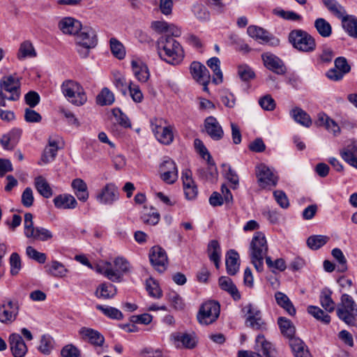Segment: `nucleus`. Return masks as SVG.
<instances>
[{"mask_svg": "<svg viewBox=\"0 0 357 357\" xmlns=\"http://www.w3.org/2000/svg\"><path fill=\"white\" fill-rule=\"evenodd\" d=\"M158 50L160 57L171 65L179 64L184 57L180 43L169 36L164 35L158 38Z\"/></svg>", "mask_w": 357, "mask_h": 357, "instance_id": "1", "label": "nucleus"}, {"mask_svg": "<svg viewBox=\"0 0 357 357\" xmlns=\"http://www.w3.org/2000/svg\"><path fill=\"white\" fill-rule=\"evenodd\" d=\"M268 244L264 234L261 231L255 234L250 246L251 263L258 272L264 271V259L268 252Z\"/></svg>", "mask_w": 357, "mask_h": 357, "instance_id": "2", "label": "nucleus"}, {"mask_svg": "<svg viewBox=\"0 0 357 357\" xmlns=\"http://www.w3.org/2000/svg\"><path fill=\"white\" fill-rule=\"evenodd\" d=\"M77 51L82 58L89 56L91 49L97 45L96 33L91 27L82 28L76 36Z\"/></svg>", "mask_w": 357, "mask_h": 357, "instance_id": "3", "label": "nucleus"}, {"mask_svg": "<svg viewBox=\"0 0 357 357\" xmlns=\"http://www.w3.org/2000/svg\"><path fill=\"white\" fill-rule=\"evenodd\" d=\"M336 312L339 319L348 325H354L357 321V305L348 294L341 296Z\"/></svg>", "mask_w": 357, "mask_h": 357, "instance_id": "4", "label": "nucleus"}, {"mask_svg": "<svg viewBox=\"0 0 357 357\" xmlns=\"http://www.w3.org/2000/svg\"><path fill=\"white\" fill-rule=\"evenodd\" d=\"M289 40L294 48L303 52H312L316 49V42L310 33L302 29H295L289 34Z\"/></svg>", "mask_w": 357, "mask_h": 357, "instance_id": "5", "label": "nucleus"}, {"mask_svg": "<svg viewBox=\"0 0 357 357\" xmlns=\"http://www.w3.org/2000/svg\"><path fill=\"white\" fill-rule=\"evenodd\" d=\"M63 95L75 105H83L87 100L83 87L77 82L67 80L61 86Z\"/></svg>", "mask_w": 357, "mask_h": 357, "instance_id": "6", "label": "nucleus"}, {"mask_svg": "<svg viewBox=\"0 0 357 357\" xmlns=\"http://www.w3.org/2000/svg\"><path fill=\"white\" fill-rule=\"evenodd\" d=\"M255 350L257 352L252 351H239L238 357H262L259 353L262 352L264 357H276L277 351L271 342L267 341L263 335H259L255 340Z\"/></svg>", "mask_w": 357, "mask_h": 357, "instance_id": "7", "label": "nucleus"}, {"mask_svg": "<svg viewBox=\"0 0 357 357\" xmlns=\"http://www.w3.org/2000/svg\"><path fill=\"white\" fill-rule=\"evenodd\" d=\"M220 306L218 302L208 301L199 307L197 314L198 322L202 325H209L215 322L219 317Z\"/></svg>", "mask_w": 357, "mask_h": 357, "instance_id": "8", "label": "nucleus"}, {"mask_svg": "<svg viewBox=\"0 0 357 357\" xmlns=\"http://www.w3.org/2000/svg\"><path fill=\"white\" fill-rule=\"evenodd\" d=\"M242 312L245 317L247 326L256 331H264L267 330V324L261 317V312L259 308L252 303L245 305Z\"/></svg>", "mask_w": 357, "mask_h": 357, "instance_id": "9", "label": "nucleus"}, {"mask_svg": "<svg viewBox=\"0 0 357 357\" xmlns=\"http://www.w3.org/2000/svg\"><path fill=\"white\" fill-rule=\"evenodd\" d=\"M167 122L163 119H154L151 121L152 130L157 139L162 144L168 145L173 142V127L162 126Z\"/></svg>", "mask_w": 357, "mask_h": 357, "instance_id": "10", "label": "nucleus"}, {"mask_svg": "<svg viewBox=\"0 0 357 357\" xmlns=\"http://www.w3.org/2000/svg\"><path fill=\"white\" fill-rule=\"evenodd\" d=\"M255 174L259 185L263 188L275 186L278 183V176L264 163L256 166Z\"/></svg>", "mask_w": 357, "mask_h": 357, "instance_id": "11", "label": "nucleus"}, {"mask_svg": "<svg viewBox=\"0 0 357 357\" xmlns=\"http://www.w3.org/2000/svg\"><path fill=\"white\" fill-rule=\"evenodd\" d=\"M160 178L167 184H173L178 179V169L174 160L168 158L164 160L159 167Z\"/></svg>", "mask_w": 357, "mask_h": 357, "instance_id": "12", "label": "nucleus"}, {"mask_svg": "<svg viewBox=\"0 0 357 357\" xmlns=\"http://www.w3.org/2000/svg\"><path fill=\"white\" fill-rule=\"evenodd\" d=\"M20 82L18 78L13 76H3L0 80V89L2 92L6 91L10 96L6 98L10 100H17L20 98Z\"/></svg>", "mask_w": 357, "mask_h": 357, "instance_id": "13", "label": "nucleus"}, {"mask_svg": "<svg viewBox=\"0 0 357 357\" xmlns=\"http://www.w3.org/2000/svg\"><path fill=\"white\" fill-rule=\"evenodd\" d=\"M149 259L152 266L159 273H163L167 267L168 259L164 249L153 246L149 252Z\"/></svg>", "mask_w": 357, "mask_h": 357, "instance_id": "14", "label": "nucleus"}, {"mask_svg": "<svg viewBox=\"0 0 357 357\" xmlns=\"http://www.w3.org/2000/svg\"><path fill=\"white\" fill-rule=\"evenodd\" d=\"M206 132L211 139L215 141L220 140L224 136V131L216 118L213 116H208L204 120Z\"/></svg>", "mask_w": 357, "mask_h": 357, "instance_id": "15", "label": "nucleus"}, {"mask_svg": "<svg viewBox=\"0 0 357 357\" xmlns=\"http://www.w3.org/2000/svg\"><path fill=\"white\" fill-rule=\"evenodd\" d=\"M198 144L201 145V148L199 150L200 155L203 158H206V160L208 165V171L209 172V174L204 175L205 171L203 169H198V173L201 176H205L206 179H209L211 177L214 178L217 175V169L212 157L202 142L199 139H195V145L197 146Z\"/></svg>", "mask_w": 357, "mask_h": 357, "instance_id": "16", "label": "nucleus"}, {"mask_svg": "<svg viewBox=\"0 0 357 357\" xmlns=\"http://www.w3.org/2000/svg\"><path fill=\"white\" fill-rule=\"evenodd\" d=\"M18 314V306L9 300L0 306V321L3 324L12 323Z\"/></svg>", "mask_w": 357, "mask_h": 357, "instance_id": "17", "label": "nucleus"}, {"mask_svg": "<svg viewBox=\"0 0 357 357\" xmlns=\"http://www.w3.org/2000/svg\"><path fill=\"white\" fill-rule=\"evenodd\" d=\"M264 66L270 70L278 75H284L286 68L283 62L278 56L271 53H264L261 55Z\"/></svg>", "mask_w": 357, "mask_h": 357, "instance_id": "18", "label": "nucleus"}, {"mask_svg": "<svg viewBox=\"0 0 357 357\" xmlns=\"http://www.w3.org/2000/svg\"><path fill=\"white\" fill-rule=\"evenodd\" d=\"M9 345L15 357H23L28 350L22 336L17 333H12L9 336Z\"/></svg>", "mask_w": 357, "mask_h": 357, "instance_id": "19", "label": "nucleus"}, {"mask_svg": "<svg viewBox=\"0 0 357 357\" xmlns=\"http://www.w3.org/2000/svg\"><path fill=\"white\" fill-rule=\"evenodd\" d=\"M79 334L84 340L89 342L95 346H102L105 338L98 331L91 328L82 327L79 331Z\"/></svg>", "mask_w": 357, "mask_h": 357, "instance_id": "20", "label": "nucleus"}, {"mask_svg": "<svg viewBox=\"0 0 357 357\" xmlns=\"http://www.w3.org/2000/svg\"><path fill=\"white\" fill-rule=\"evenodd\" d=\"M117 188L113 183H107L98 195L97 199L102 204H111L118 199Z\"/></svg>", "mask_w": 357, "mask_h": 357, "instance_id": "21", "label": "nucleus"}, {"mask_svg": "<svg viewBox=\"0 0 357 357\" xmlns=\"http://www.w3.org/2000/svg\"><path fill=\"white\" fill-rule=\"evenodd\" d=\"M190 70L192 76L197 82L206 83L208 80H211L208 70L201 63L196 61L192 62L190 65Z\"/></svg>", "mask_w": 357, "mask_h": 357, "instance_id": "22", "label": "nucleus"}, {"mask_svg": "<svg viewBox=\"0 0 357 357\" xmlns=\"http://www.w3.org/2000/svg\"><path fill=\"white\" fill-rule=\"evenodd\" d=\"M80 22L73 17H65L59 23V29L65 34L75 35L81 30Z\"/></svg>", "mask_w": 357, "mask_h": 357, "instance_id": "23", "label": "nucleus"}, {"mask_svg": "<svg viewBox=\"0 0 357 357\" xmlns=\"http://www.w3.org/2000/svg\"><path fill=\"white\" fill-rule=\"evenodd\" d=\"M131 67L132 72L140 82H146L150 77V73L148 66L140 60H132Z\"/></svg>", "mask_w": 357, "mask_h": 357, "instance_id": "24", "label": "nucleus"}, {"mask_svg": "<svg viewBox=\"0 0 357 357\" xmlns=\"http://www.w3.org/2000/svg\"><path fill=\"white\" fill-rule=\"evenodd\" d=\"M340 155L346 162L357 169V142L347 144L341 151Z\"/></svg>", "mask_w": 357, "mask_h": 357, "instance_id": "25", "label": "nucleus"}, {"mask_svg": "<svg viewBox=\"0 0 357 357\" xmlns=\"http://www.w3.org/2000/svg\"><path fill=\"white\" fill-rule=\"evenodd\" d=\"M24 236L27 238L38 241H48L52 239L54 236L50 230L42 227H33Z\"/></svg>", "mask_w": 357, "mask_h": 357, "instance_id": "26", "label": "nucleus"}, {"mask_svg": "<svg viewBox=\"0 0 357 357\" xmlns=\"http://www.w3.org/2000/svg\"><path fill=\"white\" fill-rule=\"evenodd\" d=\"M114 268L112 266V272L119 275L117 280H112L114 282H120L123 280V274L129 272L130 265L128 261L123 258L118 257L114 259Z\"/></svg>", "mask_w": 357, "mask_h": 357, "instance_id": "27", "label": "nucleus"}, {"mask_svg": "<svg viewBox=\"0 0 357 357\" xmlns=\"http://www.w3.org/2000/svg\"><path fill=\"white\" fill-rule=\"evenodd\" d=\"M291 117L301 126L309 128L312 125V119L310 115L302 108L295 107L289 112Z\"/></svg>", "mask_w": 357, "mask_h": 357, "instance_id": "28", "label": "nucleus"}, {"mask_svg": "<svg viewBox=\"0 0 357 357\" xmlns=\"http://www.w3.org/2000/svg\"><path fill=\"white\" fill-rule=\"evenodd\" d=\"M53 202L57 208L62 209H73L77 204L75 197L68 194L59 195L55 197Z\"/></svg>", "mask_w": 357, "mask_h": 357, "instance_id": "29", "label": "nucleus"}, {"mask_svg": "<svg viewBox=\"0 0 357 357\" xmlns=\"http://www.w3.org/2000/svg\"><path fill=\"white\" fill-rule=\"evenodd\" d=\"M160 219V215L155 208L153 206L150 208L146 206H144V209L142 211L141 220L144 224L155 225L159 222Z\"/></svg>", "mask_w": 357, "mask_h": 357, "instance_id": "30", "label": "nucleus"}, {"mask_svg": "<svg viewBox=\"0 0 357 357\" xmlns=\"http://www.w3.org/2000/svg\"><path fill=\"white\" fill-rule=\"evenodd\" d=\"M289 345L295 357H310V353L302 340L293 337L289 339Z\"/></svg>", "mask_w": 357, "mask_h": 357, "instance_id": "31", "label": "nucleus"}, {"mask_svg": "<svg viewBox=\"0 0 357 357\" xmlns=\"http://www.w3.org/2000/svg\"><path fill=\"white\" fill-rule=\"evenodd\" d=\"M117 290L114 285L105 282L100 284L95 292L97 298L101 299H109L116 294Z\"/></svg>", "mask_w": 357, "mask_h": 357, "instance_id": "32", "label": "nucleus"}, {"mask_svg": "<svg viewBox=\"0 0 357 357\" xmlns=\"http://www.w3.org/2000/svg\"><path fill=\"white\" fill-rule=\"evenodd\" d=\"M238 254L234 250H230L226 255V268L227 273L231 275H235L239 268L238 263Z\"/></svg>", "mask_w": 357, "mask_h": 357, "instance_id": "33", "label": "nucleus"}, {"mask_svg": "<svg viewBox=\"0 0 357 357\" xmlns=\"http://www.w3.org/2000/svg\"><path fill=\"white\" fill-rule=\"evenodd\" d=\"M219 285L220 288L227 291L235 301L241 298V294L232 280L228 278L222 276L219 279Z\"/></svg>", "mask_w": 357, "mask_h": 357, "instance_id": "34", "label": "nucleus"}, {"mask_svg": "<svg viewBox=\"0 0 357 357\" xmlns=\"http://www.w3.org/2000/svg\"><path fill=\"white\" fill-rule=\"evenodd\" d=\"M34 185L38 193L45 198H50L53 195V190L47 180L42 176L36 177Z\"/></svg>", "mask_w": 357, "mask_h": 357, "instance_id": "35", "label": "nucleus"}, {"mask_svg": "<svg viewBox=\"0 0 357 357\" xmlns=\"http://www.w3.org/2000/svg\"><path fill=\"white\" fill-rule=\"evenodd\" d=\"M247 33L250 37L256 40H260L262 43H268L272 39L267 31L255 25L249 26L247 29Z\"/></svg>", "mask_w": 357, "mask_h": 357, "instance_id": "36", "label": "nucleus"}, {"mask_svg": "<svg viewBox=\"0 0 357 357\" xmlns=\"http://www.w3.org/2000/svg\"><path fill=\"white\" fill-rule=\"evenodd\" d=\"M208 257L216 268H219L220 263L221 248L218 241L212 240L208 245Z\"/></svg>", "mask_w": 357, "mask_h": 357, "instance_id": "37", "label": "nucleus"}, {"mask_svg": "<svg viewBox=\"0 0 357 357\" xmlns=\"http://www.w3.org/2000/svg\"><path fill=\"white\" fill-rule=\"evenodd\" d=\"M72 187L75 194L79 200L85 202L89 198L87 185L86 183L80 178L74 179L72 182Z\"/></svg>", "mask_w": 357, "mask_h": 357, "instance_id": "38", "label": "nucleus"}, {"mask_svg": "<svg viewBox=\"0 0 357 357\" xmlns=\"http://www.w3.org/2000/svg\"><path fill=\"white\" fill-rule=\"evenodd\" d=\"M275 298L278 305L282 307L289 315L296 314V309L288 296L281 291L275 294Z\"/></svg>", "mask_w": 357, "mask_h": 357, "instance_id": "39", "label": "nucleus"}, {"mask_svg": "<svg viewBox=\"0 0 357 357\" xmlns=\"http://www.w3.org/2000/svg\"><path fill=\"white\" fill-rule=\"evenodd\" d=\"M328 10L337 18L342 19L346 10L336 0H321Z\"/></svg>", "mask_w": 357, "mask_h": 357, "instance_id": "40", "label": "nucleus"}, {"mask_svg": "<svg viewBox=\"0 0 357 357\" xmlns=\"http://www.w3.org/2000/svg\"><path fill=\"white\" fill-rule=\"evenodd\" d=\"M207 65L213 71V82L215 84H219L222 83L223 80V76L220 68V59L217 57H212L208 60Z\"/></svg>", "mask_w": 357, "mask_h": 357, "instance_id": "41", "label": "nucleus"}, {"mask_svg": "<svg viewBox=\"0 0 357 357\" xmlns=\"http://www.w3.org/2000/svg\"><path fill=\"white\" fill-rule=\"evenodd\" d=\"M314 28L317 33L323 38H328L332 34V26L324 18L319 17L314 23Z\"/></svg>", "mask_w": 357, "mask_h": 357, "instance_id": "42", "label": "nucleus"}, {"mask_svg": "<svg viewBox=\"0 0 357 357\" xmlns=\"http://www.w3.org/2000/svg\"><path fill=\"white\" fill-rule=\"evenodd\" d=\"M344 29L350 36L357 38V18L353 15H345L342 19Z\"/></svg>", "mask_w": 357, "mask_h": 357, "instance_id": "43", "label": "nucleus"}, {"mask_svg": "<svg viewBox=\"0 0 357 357\" xmlns=\"http://www.w3.org/2000/svg\"><path fill=\"white\" fill-rule=\"evenodd\" d=\"M278 324L283 335L289 339L294 337L296 328L289 319L280 317L278 319Z\"/></svg>", "mask_w": 357, "mask_h": 357, "instance_id": "44", "label": "nucleus"}, {"mask_svg": "<svg viewBox=\"0 0 357 357\" xmlns=\"http://www.w3.org/2000/svg\"><path fill=\"white\" fill-rule=\"evenodd\" d=\"M36 56V52L32 45V43L26 40L20 44L17 57L19 60H24L27 57H35Z\"/></svg>", "mask_w": 357, "mask_h": 357, "instance_id": "45", "label": "nucleus"}, {"mask_svg": "<svg viewBox=\"0 0 357 357\" xmlns=\"http://www.w3.org/2000/svg\"><path fill=\"white\" fill-rule=\"evenodd\" d=\"M174 340L181 342L182 346L187 349L194 348L197 343L196 337L193 333H178L175 335Z\"/></svg>", "mask_w": 357, "mask_h": 357, "instance_id": "46", "label": "nucleus"}, {"mask_svg": "<svg viewBox=\"0 0 357 357\" xmlns=\"http://www.w3.org/2000/svg\"><path fill=\"white\" fill-rule=\"evenodd\" d=\"M332 291L330 289H324L320 294V303L321 306L328 312H332L335 309V303L331 298Z\"/></svg>", "mask_w": 357, "mask_h": 357, "instance_id": "47", "label": "nucleus"}, {"mask_svg": "<svg viewBox=\"0 0 357 357\" xmlns=\"http://www.w3.org/2000/svg\"><path fill=\"white\" fill-rule=\"evenodd\" d=\"M109 46L112 54L118 59L121 60L126 56V49L123 45L116 38L109 40Z\"/></svg>", "mask_w": 357, "mask_h": 357, "instance_id": "48", "label": "nucleus"}, {"mask_svg": "<svg viewBox=\"0 0 357 357\" xmlns=\"http://www.w3.org/2000/svg\"><path fill=\"white\" fill-rule=\"evenodd\" d=\"M114 102V93L107 87L103 88L96 97L98 105H110Z\"/></svg>", "mask_w": 357, "mask_h": 357, "instance_id": "49", "label": "nucleus"}, {"mask_svg": "<svg viewBox=\"0 0 357 357\" xmlns=\"http://www.w3.org/2000/svg\"><path fill=\"white\" fill-rule=\"evenodd\" d=\"M47 272L54 277H63L66 275L67 269L60 262L53 261L52 263L46 266Z\"/></svg>", "mask_w": 357, "mask_h": 357, "instance_id": "50", "label": "nucleus"}, {"mask_svg": "<svg viewBox=\"0 0 357 357\" xmlns=\"http://www.w3.org/2000/svg\"><path fill=\"white\" fill-rule=\"evenodd\" d=\"M96 271L104 275L108 280H117L119 278V275L112 272V264L110 262H104L102 264H98L96 266Z\"/></svg>", "mask_w": 357, "mask_h": 357, "instance_id": "51", "label": "nucleus"}, {"mask_svg": "<svg viewBox=\"0 0 357 357\" xmlns=\"http://www.w3.org/2000/svg\"><path fill=\"white\" fill-rule=\"evenodd\" d=\"M307 312L314 317L316 319L321 321L324 324H328L331 321V317L326 314L320 307L314 305L307 307Z\"/></svg>", "mask_w": 357, "mask_h": 357, "instance_id": "52", "label": "nucleus"}, {"mask_svg": "<svg viewBox=\"0 0 357 357\" xmlns=\"http://www.w3.org/2000/svg\"><path fill=\"white\" fill-rule=\"evenodd\" d=\"M329 238L323 235H314L310 236L307 240V244L310 248L312 250H317L325 245Z\"/></svg>", "mask_w": 357, "mask_h": 357, "instance_id": "53", "label": "nucleus"}, {"mask_svg": "<svg viewBox=\"0 0 357 357\" xmlns=\"http://www.w3.org/2000/svg\"><path fill=\"white\" fill-rule=\"evenodd\" d=\"M96 308L111 319L120 320L123 318L121 312L115 307L97 305Z\"/></svg>", "mask_w": 357, "mask_h": 357, "instance_id": "54", "label": "nucleus"}, {"mask_svg": "<svg viewBox=\"0 0 357 357\" xmlns=\"http://www.w3.org/2000/svg\"><path fill=\"white\" fill-rule=\"evenodd\" d=\"M331 254L339 264L337 271L341 273L345 272L347 270V259L342 250L339 248H334Z\"/></svg>", "mask_w": 357, "mask_h": 357, "instance_id": "55", "label": "nucleus"}, {"mask_svg": "<svg viewBox=\"0 0 357 357\" xmlns=\"http://www.w3.org/2000/svg\"><path fill=\"white\" fill-rule=\"evenodd\" d=\"M238 75L243 82H249L255 77V72L246 64H242L238 66Z\"/></svg>", "mask_w": 357, "mask_h": 357, "instance_id": "56", "label": "nucleus"}, {"mask_svg": "<svg viewBox=\"0 0 357 357\" xmlns=\"http://www.w3.org/2000/svg\"><path fill=\"white\" fill-rule=\"evenodd\" d=\"M112 114L115 118V121L120 126L123 128H130L131 123L128 118V116L122 112V111L119 108H114L112 109Z\"/></svg>", "mask_w": 357, "mask_h": 357, "instance_id": "57", "label": "nucleus"}, {"mask_svg": "<svg viewBox=\"0 0 357 357\" xmlns=\"http://www.w3.org/2000/svg\"><path fill=\"white\" fill-rule=\"evenodd\" d=\"M266 263L273 272H275V270L284 271L287 268L286 263L282 258L277 259L275 261H273L271 257H266Z\"/></svg>", "mask_w": 357, "mask_h": 357, "instance_id": "58", "label": "nucleus"}, {"mask_svg": "<svg viewBox=\"0 0 357 357\" xmlns=\"http://www.w3.org/2000/svg\"><path fill=\"white\" fill-rule=\"evenodd\" d=\"M273 13L284 20L291 21H300L302 17L294 11H286L282 9H274Z\"/></svg>", "mask_w": 357, "mask_h": 357, "instance_id": "59", "label": "nucleus"}, {"mask_svg": "<svg viewBox=\"0 0 357 357\" xmlns=\"http://www.w3.org/2000/svg\"><path fill=\"white\" fill-rule=\"evenodd\" d=\"M146 288L149 294L153 298H158L162 296V291L158 284L153 279L146 280Z\"/></svg>", "mask_w": 357, "mask_h": 357, "instance_id": "60", "label": "nucleus"}, {"mask_svg": "<svg viewBox=\"0 0 357 357\" xmlns=\"http://www.w3.org/2000/svg\"><path fill=\"white\" fill-rule=\"evenodd\" d=\"M26 253L29 258L36 261L40 264H44L47 259L46 255L45 253L37 251L32 246H28L26 248Z\"/></svg>", "mask_w": 357, "mask_h": 357, "instance_id": "61", "label": "nucleus"}, {"mask_svg": "<svg viewBox=\"0 0 357 357\" xmlns=\"http://www.w3.org/2000/svg\"><path fill=\"white\" fill-rule=\"evenodd\" d=\"M10 273L12 275L18 274L21 269V259L20 255L17 252H13L10 257Z\"/></svg>", "mask_w": 357, "mask_h": 357, "instance_id": "62", "label": "nucleus"}, {"mask_svg": "<svg viewBox=\"0 0 357 357\" xmlns=\"http://www.w3.org/2000/svg\"><path fill=\"white\" fill-rule=\"evenodd\" d=\"M52 348V338L49 335H43L38 347L39 351L44 354H49Z\"/></svg>", "mask_w": 357, "mask_h": 357, "instance_id": "63", "label": "nucleus"}, {"mask_svg": "<svg viewBox=\"0 0 357 357\" xmlns=\"http://www.w3.org/2000/svg\"><path fill=\"white\" fill-rule=\"evenodd\" d=\"M61 354L62 357H78L79 351L73 344H68L61 349Z\"/></svg>", "mask_w": 357, "mask_h": 357, "instance_id": "64", "label": "nucleus"}]
</instances>
